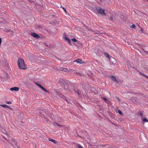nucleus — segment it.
<instances>
[{
    "instance_id": "1",
    "label": "nucleus",
    "mask_w": 148,
    "mask_h": 148,
    "mask_svg": "<svg viewBox=\"0 0 148 148\" xmlns=\"http://www.w3.org/2000/svg\"><path fill=\"white\" fill-rule=\"evenodd\" d=\"M18 64L19 68L23 69H26L27 67L25 65L23 60L21 58H19L18 61Z\"/></svg>"
},
{
    "instance_id": "2",
    "label": "nucleus",
    "mask_w": 148,
    "mask_h": 148,
    "mask_svg": "<svg viewBox=\"0 0 148 148\" xmlns=\"http://www.w3.org/2000/svg\"><path fill=\"white\" fill-rule=\"evenodd\" d=\"M96 10L98 13L102 15H106V14L105 13V10L102 9L100 7H96Z\"/></svg>"
},
{
    "instance_id": "3",
    "label": "nucleus",
    "mask_w": 148,
    "mask_h": 148,
    "mask_svg": "<svg viewBox=\"0 0 148 148\" xmlns=\"http://www.w3.org/2000/svg\"><path fill=\"white\" fill-rule=\"evenodd\" d=\"M8 141L10 143L11 145L14 147L16 146V140H14L13 138H11Z\"/></svg>"
},
{
    "instance_id": "4",
    "label": "nucleus",
    "mask_w": 148,
    "mask_h": 148,
    "mask_svg": "<svg viewBox=\"0 0 148 148\" xmlns=\"http://www.w3.org/2000/svg\"><path fill=\"white\" fill-rule=\"evenodd\" d=\"M35 84L37 85L39 87H40L41 89L47 92H48L49 93V92L47 91L46 89L44 88V87H43L40 84H38L36 82H35Z\"/></svg>"
},
{
    "instance_id": "5",
    "label": "nucleus",
    "mask_w": 148,
    "mask_h": 148,
    "mask_svg": "<svg viewBox=\"0 0 148 148\" xmlns=\"http://www.w3.org/2000/svg\"><path fill=\"white\" fill-rule=\"evenodd\" d=\"M31 35L34 38L37 39H38L40 37L38 35L34 33H31Z\"/></svg>"
},
{
    "instance_id": "6",
    "label": "nucleus",
    "mask_w": 148,
    "mask_h": 148,
    "mask_svg": "<svg viewBox=\"0 0 148 148\" xmlns=\"http://www.w3.org/2000/svg\"><path fill=\"white\" fill-rule=\"evenodd\" d=\"M75 62L79 64H82L84 63V62H83V61H82V60H81L80 59H76L75 61Z\"/></svg>"
},
{
    "instance_id": "7",
    "label": "nucleus",
    "mask_w": 148,
    "mask_h": 148,
    "mask_svg": "<svg viewBox=\"0 0 148 148\" xmlns=\"http://www.w3.org/2000/svg\"><path fill=\"white\" fill-rule=\"evenodd\" d=\"M10 90H14L18 91L19 90V88L17 87H14L10 88Z\"/></svg>"
},
{
    "instance_id": "8",
    "label": "nucleus",
    "mask_w": 148,
    "mask_h": 148,
    "mask_svg": "<svg viewBox=\"0 0 148 148\" xmlns=\"http://www.w3.org/2000/svg\"><path fill=\"white\" fill-rule=\"evenodd\" d=\"M55 126H58L60 127H65V126L64 125H60V124H59V123H56L55 124Z\"/></svg>"
},
{
    "instance_id": "9",
    "label": "nucleus",
    "mask_w": 148,
    "mask_h": 148,
    "mask_svg": "<svg viewBox=\"0 0 148 148\" xmlns=\"http://www.w3.org/2000/svg\"><path fill=\"white\" fill-rule=\"evenodd\" d=\"M49 140L50 141L53 142L55 144H56L57 143V142L55 140L52 139L51 138H49Z\"/></svg>"
},
{
    "instance_id": "10",
    "label": "nucleus",
    "mask_w": 148,
    "mask_h": 148,
    "mask_svg": "<svg viewBox=\"0 0 148 148\" xmlns=\"http://www.w3.org/2000/svg\"><path fill=\"white\" fill-rule=\"evenodd\" d=\"M112 79L113 81H114L116 82L117 83L118 82V81L116 80V77L113 76H111Z\"/></svg>"
},
{
    "instance_id": "11",
    "label": "nucleus",
    "mask_w": 148,
    "mask_h": 148,
    "mask_svg": "<svg viewBox=\"0 0 148 148\" xmlns=\"http://www.w3.org/2000/svg\"><path fill=\"white\" fill-rule=\"evenodd\" d=\"M64 39L68 41L69 43H70V42H71L69 38H68L67 37H64Z\"/></svg>"
},
{
    "instance_id": "12",
    "label": "nucleus",
    "mask_w": 148,
    "mask_h": 148,
    "mask_svg": "<svg viewBox=\"0 0 148 148\" xmlns=\"http://www.w3.org/2000/svg\"><path fill=\"white\" fill-rule=\"evenodd\" d=\"M142 120L144 122H148V120L145 118H143Z\"/></svg>"
},
{
    "instance_id": "13",
    "label": "nucleus",
    "mask_w": 148,
    "mask_h": 148,
    "mask_svg": "<svg viewBox=\"0 0 148 148\" xmlns=\"http://www.w3.org/2000/svg\"><path fill=\"white\" fill-rule=\"evenodd\" d=\"M72 41L74 42H76L77 41V40L76 39L74 38H72Z\"/></svg>"
},
{
    "instance_id": "14",
    "label": "nucleus",
    "mask_w": 148,
    "mask_h": 148,
    "mask_svg": "<svg viewBox=\"0 0 148 148\" xmlns=\"http://www.w3.org/2000/svg\"><path fill=\"white\" fill-rule=\"evenodd\" d=\"M6 105H5V104H3V105H0V106H2L3 107H4V108H6Z\"/></svg>"
},
{
    "instance_id": "15",
    "label": "nucleus",
    "mask_w": 148,
    "mask_h": 148,
    "mask_svg": "<svg viewBox=\"0 0 148 148\" xmlns=\"http://www.w3.org/2000/svg\"><path fill=\"white\" fill-rule=\"evenodd\" d=\"M135 27H136V26H135V25H134V24H133L132 25H131V27L132 28H134Z\"/></svg>"
},
{
    "instance_id": "16",
    "label": "nucleus",
    "mask_w": 148,
    "mask_h": 148,
    "mask_svg": "<svg viewBox=\"0 0 148 148\" xmlns=\"http://www.w3.org/2000/svg\"><path fill=\"white\" fill-rule=\"evenodd\" d=\"M6 103L7 104H12V102L11 101H6Z\"/></svg>"
},
{
    "instance_id": "17",
    "label": "nucleus",
    "mask_w": 148,
    "mask_h": 148,
    "mask_svg": "<svg viewBox=\"0 0 148 148\" xmlns=\"http://www.w3.org/2000/svg\"><path fill=\"white\" fill-rule=\"evenodd\" d=\"M140 74L144 76V77H145L146 76V75H145L144 74H143V73H141L140 72Z\"/></svg>"
},
{
    "instance_id": "18",
    "label": "nucleus",
    "mask_w": 148,
    "mask_h": 148,
    "mask_svg": "<svg viewBox=\"0 0 148 148\" xmlns=\"http://www.w3.org/2000/svg\"><path fill=\"white\" fill-rule=\"evenodd\" d=\"M77 146L79 148H83L79 144Z\"/></svg>"
},
{
    "instance_id": "19",
    "label": "nucleus",
    "mask_w": 148,
    "mask_h": 148,
    "mask_svg": "<svg viewBox=\"0 0 148 148\" xmlns=\"http://www.w3.org/2000/svg\"><path fill=\"white\" fill-rule=\"evenodd\" d=\"M11 32H12V34L11 35V36H13V35L14 34V32L13 31H12Z\"/></svg>"
},
{
    "instance_id": "20",
    "label": "nucleus",
    "mask_w": 148,
    "mask_h": 148,
    "mask_svg": "<svg viewBox=\"0 0 148 148\" xmlns=\"http://www.w3.org/2000/svg\"><path fill=\"white\" fill-rule=\"evenodd\" d=\"M118 113L120 114H122V112H121V111H120L119 110H118Z\"/></svg>"
},
{
    "instance_id": "21",
    "label": "nucleus",
    "mask_w": 148,
    "mask_h": 148,
    "mask_svg": "<svg viewBox=\"0 0 148 148\" xmlns=\"http://www.w3.org/2000/svg\"><path fill=\"white\" fill-rule=\"evenodd\" d=\"M6 108H9V109H10L11 110L12 109V108H9V106H8V105H6Z\"/></svg>"
},
{
    "instance_id": "22",
    "label": "nucleus",
    "mask_w": 148,
    "mask_h": 148,
    "mask_svg": "<svg viewBox=\"0 0 148 148\" xmlns=\"http://www.w3.org/2000/svg\"><path fill=\"white\" fill-rule=\"evenodd\" d=\"M139 114L142 117L143 116V113H142L140 112Z\"/></svg>"
},
{
    "instance_id": "23",
    "label": "nucleus",
    "mask_w": 148,
    "mask_h": 148,
    "mask_svg": "<svg viewBox=\"0 0 148 148\" xmlns=\"http://www.w3.org/2000/svg\"><path fill=\"white\" fill-rule=\"evenodd\" d=\"M1 38H0V45H1Z\"/></svg>"
},
{
    "instance_id": "24",
    "label": "nucleus",
    "mask_w": 148,
    "mask_h": 148,
    "mask_svg": "<svg viewBox=\"0 0 148 148\" xmlns=\"http://www.w3.org/2000/svg\"><path fill=\"white\" fill-rule=\"evenodd\" d=\"M63 9H64V10L65 11V12H66V9H65V8H63Z\"/></svg>"
},
{
    "instance_id": "25",
    "label": "nucleus",
    "mask_w": 148,
    "mask_h": 148,
    "mask_svg": "<svg viewBox=\"0 0 148 148\" xmlns=\"http://www.w3.org/2000/svg\"><path fill=\"white\" fill-rule=\"evenodd\" d=\"M103 99H104L105 100V101H107V100L106 99V98H105V97H104V98H103Z\"/></svg>"
},
{
    "instance_id": "26",
    "label": "nucleus",
    "mask_w": 148,
    "mask_h": 148,
    "mask_svg": "<svg viewBox=\"0 0 148 148\" xmlns=\"http://www.w3.org/2000/svg\"><path fill=\"white\" fill-rule=\"evenodd\" d=\"M107 56L108 57V58H109V55L108 54H107Z\"/></svg>"
},
{
    "instance_id": "27",
    "label": "nucleus",
    "mask_w": 148,
    "mask_h": 148,
    "mask_svg": "<svg viewBox=\"0 0 148 148\" xmlns=\"http://www.w3.org/2000/svg\"><path fill=\"white\" fill-rule=\"evenodd\" d=\"M145 77L148 79V77L147 75H146V76H145Z\"/></svg>"
},
{
    "instance_id": "28",
    "label": "nucleus",
    "mask_w": 148,
    "mask_h": 148,
    "mask_svg": "<svg viewBox=\"0 0 148 148\" xmlns=\"http://www.w3.org/2000/svg\"><path fill=\"white\" fill-rule=\"evenodd\" d=\"M31 54V55H32V56H33V55L32 54Z\"/></svg>"
},
{
    "instance_id": "29",
    "label": "nucleus",
    "mask_w": 148,
    "mask_h": 148,
    "mask_svg": "<svg viewBox=\"0 0 148 148\" xmlns=\"http://www.w3.org/2000/svg\"><path fill=\"white\" fill-rule=\"evenodd\" d=\"M147 2H148V0H147Z\"/></svg>"
}]
</instances>
